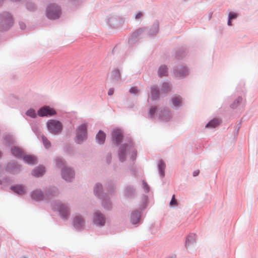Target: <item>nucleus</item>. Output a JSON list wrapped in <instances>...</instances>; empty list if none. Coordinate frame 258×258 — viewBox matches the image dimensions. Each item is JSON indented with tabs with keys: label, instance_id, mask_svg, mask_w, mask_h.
<instances>
[{
	"label": "nucleus",
	"instance_id": "nucleus-32",
	"mask_svg": "<svg viewBox=\"0 0 258 258\" xmlns=\"http://www.w3.org/2000/svg\"><path fill=\"white\" fill-rule=\"evenodd\" d=\"M138 92V90L136 87H132L130 90V92L132 94H137Z\"/></svg>",
	"mask_w": 258,
	"mask_h": 258
},
{
	"label": "nucleus",
	"instance_id": "nucleus-35",
	"mask_svg": "<svg viewBox=\"0 0 258 258\" xmlns=\"http://www.w3.org/2000/svg\"><path fill=\"white\" fill-rule=\"evenodd\" d=\"M143 15L141 12L138 13L136 16V19H138L142 17Z\"/></svg>",
	"mask_w": 258,
	"mask_h": 258
},
{
	"label": "nucleus",
	"instance_id": "nucleus-18",
	"mask_svg": "<svg viewBox=\"0 0 258 258\" xmlns=\"http://www.w3.org/2000/svg\"><path fill=\"white\" fill-rule=\"evenodd\" d=\"M121 77V74L118 70H115L111 73V78L113 80H118Z\"/></svg>",
	"mask_w": 258,
	"mask_h": 258
},
{
	"label": "nucleus",
	"instance_id": "nucleus-39",
	"mask_svg": "<svg viewBox=\"0 0 258 258\" xmlns=\"http://www.w3.org/2000/svg\"><path fill=\"white\" fill-rule=\"evenodd\" d=\"M228 25L229 26H231V25H232L231 20H230V19H229V20H228Z\"/></svg>",
	"mask_w": 258,
	"mask_h": 258
},
{
	"label": "nucleus",
	"instance_id": "nucleus-17",
	"mask_svg": "<svg viewBox=\"0 0 258 258\" xmlns=\"http://www.w3.org/2000/svg\"><path fill=\"white\" fill-rule=\"evenodd\" d=\"M140 214L138 212H135L132 213L131 216V222L135 224L137 223L140 220Z\"/></svg>",
	"mask_w": 258,
	"mask_h": 258
},
{
	"label": "nucleus",
	"instance_id": "nucleus-16",
	"mask_svg": "<svg viewBox=\"0 0 258 258\" xmlns=\"http://www.w3.org/2000/svg\"><path fill=\"white\" fill-rule=\"evenodd\" d=\"M171 101L174 107H177L181 105L182 99L179 96H175L173 97Z\"/></svg>",
	"mask_w": 258,
	"mask_h": 258
},
{
	"label": "nucleus",
	"instance_id": "nucleus-40",
	"mask_svg": "<svg viewBox=\"0 0 258 258\" xmlns=\"http://www.w3.org/2000/svg\"><path fill=\"white\" fill-rule=\"evenodd\" d=\"M20 26H21V29H24V28L25 27V26L24 25H21H21H20Z\"/></svg>",
	"mask_w": 258,
	"mask_h": 258
},
{
	"label": "nucleus",
	"instance_id": "nucleus-22",
	"mask_svg": "<svg viewBox=\"0 0 258 258\" xmlns=\"http://www.w3.org/2000/svg\"><path fill=\"white\" fill-rule=\"evenodd\" d=\"M159 97V91L155 87L151 88V98L153 100L157 99Z\"/></svg>",
	"mask_w": 258,
	"mask_h": 258
},
{
	"label": "nucleus",
	"instance_id": "nucleus-23",
	"mask_svg": "<svg viewBox=\"0 0 258 258\" xmlns=\"http://www.w3.org/2000/svg\"><path fill=\"white\" fill-rule=\"evenodd\" d=\"M165 166H166L165 164L163 161L160 160L159 162L158 168L159 170L160 173L162 176H164V169H165Z\"/></svg>",
	"mask_w": 258,
	"mask_h": 258
},
{
	"label": "nucleus",
	"instance_id": "nucleus-28",
	"mask_svg": "<svg viewBox=\"0 0 258 258\" xmlns=\"http://www.w3.org/2000/svg\"><path fill=\"white\" fill-rule=\"evenodd\" d=\"M162 90L164 92H168L170 90V87L168 83H165L162 85Z\"/></svg>",
	"mask_w": 258,
	"mask_h": 258
},
{
	"label": "nucleus",
	"instance_id": "nucleus-4",
	"mask_svg": "<svg viewBox=\"0 0 258 258\" xmlns=\"http://www.w3.org/2000/svg\"><path fill=\"white\" fill-rule=\"evenodd\" d=\"M87 138V125L81 124L78 128L77 139L79 142H82Z\"/></svg>",
	"mask_w": 258,
	"mask_h": 258
},
{
	"label": "nucleus",
	"instance_id": "nucleus-41",
	"mask_svg": "<svg viewBox=\"0 0 258 258\" xmlns=\"http://www.w3.org/2000/svg\"><path fill=\"white\" fill-rule=\"evenodd\" d=\"M144 184L145 187H147V183H144Z\"/></svg>",
	"mask_w": 258,
	"mask_h": 258
},
{
	"label": "nucleus",
	"instance_id": "nucleus-37",
	"mask_svg": "<svg viewBox=\"0 0 258 258\" xmlns=\"http://www.w3.org/2000/svg\"><path fill=\"white\" fill-rule=\"evenodd\" d=\"M60 164H62L63 163H62V161H61V160H59L57 161V163H56V164L59 167H61V165H60Z\"/></svg>",
	"mask_w": 258,
	"mask_h": 258
},
{
	"label": "nucleus",
	"instance_id": "nucleus-27",
	"mask_svg": "<svg viewBox=\"0 0 258 258\" xmlns=\"http://www.w3.org/2000/svg\"><path fill=\"white\" fill-rule=\"evenodd\" d=\"M187 70L186 69H184L183 71V72L182 73H180V72H176L175 73V75L176 76H177V77H184V76H185L186 75H187Z\"/></svg>",
	"mask_w": 258,
	"mask_h": 258
},
{
	"label": "nucleus",
	"instance_id": "nucleus-6",
	"mask_svg": "<svg viewBox=\"0 0 258 258\" xmlns=\"http://www.w3.org/2000/svg\"><path fill=\"white\" fill-rule=\"evenodd\" d=\"M62 176L66 180L70 181L74 178V173L71 168L65 167L62 169Z\"/></svg>",
	"mask_w": 258,
	"mask_h": 258
},
{
	"label": "nucleus",
	"instance_id": "nucleus-19",
	"mask_svg": "<svg viewBox=\"0 0 258 258\" xmlns=\"http://www.w3.org/2000/svg\"><path fill=\"white\" fill-rule=\"evenodd\" d=\"M220 120L218 119H214L211 120L206 125V127H215L217 126L220 124Z\"/></svg>",
	"mask_w": 258,
	"mask_h": 258
},
{
	"label": "nucleus",
	"instance_id": "nucleus-12",
	"mask_svg": "<svg viewBox=\"0 0 258 258\" xmlns=\"http://www.w3.org/2000/svg\"><path fill=\"white\" fill-rule=\"evenodd\" d=\"M96 140L98 143L100 144H102L104 143L106 135L105 134L101 131H100L97 134L96 136Z\"/></svg>",
	"mask_w": 258,
	"mask_h": 258
},
{
	"label": "nucleus",
	"instance_id": "nucleus-24",
	"mask_svg": "<svg viewBox=\"0 0 258 258\" xmlns=\"http://www.w3.org/2000/svg\"><path fill=\"white\" fill-rule=\"evenodd\" d=\"M195 242V235H188L186 240V246L187 247L189 246L190 245L194 244Z\"/></svg>",
	"mask_w": 258,
	"mask_h": 258
},
{
	"label": "nucleus",
	"instance_id": "nucleus-5",
	"mask_svg": "<svg viewBox=\"0 0 258 258\" xmlns=\"http://www.w3.org/2000/svg\"><path fill=\"white\" fill-rule=\"evenodd\" d=\"M55 114V111L49 106H44L38 111V115L40 116H51Z\"/></svg>",
	"mask_w": 258,
	"mask_h": 258
},
{
	"label": "nucleus",
	"instance_id": "nucleus-14",
	"mask_svg": "<svg viewBox=\"0 0 258 258\" xmlns=\"http://www.w3.org/2000/svg\"><path fill=\"white\" fill-rule=\"evenodd\" d=\"M12 189L19 195H23L25 193V188L22 185H17L12 187Z\"/></svg>",
	"mask_w": 258,
	"mask_h": 258
},
{
	"label": "nucleus",
	"instance_id": "nucleus-25",
	"mask_svg": "<svg viewBox=\"0 0 258 258\" xmlns=\"http://www.w3.org/2000/svg\"><path fill=\"white\" fill-rule=\"evenodd\" d=\"M43 143V145L46 148H48L50 147V142L47 140V139L43 135L41 137Z\"/></svg>",
	"mask_w": 258,
	"mask_h": 258
},
{
	"label": "nucleus",
	"instance_id": "nucleus-2",
	"mask_svg": "<svg viewBox=\"0 0 258 258\" xmlns=\"http://www.w3.org/2000/svg\"><path fill=\"white\" fill-rule=\"evenodd\" d=\"M48 130L52 133L57 134L61 131L62 125L61 123L56 120L50 119L47 122Z\"/></svg>",
	"mask_w": 258,
	"mask_h": 258
},
{
	"label": "nucleus",
	"instance_id": "nucleus-33",
	"mask_svg": "<svg viewBox=\"0 0 258 258\" xmlns=\"http://www.w3.org/2000/svg\"><path fill=\"white\" fill-rule=\"evenodd\" d=\"M156 107H152L150 110V111H149V113H150V115L152 116L154 113L156 111Z\"/></svg>",
	"mask_w": 258,
	"mask_h": 258
},
{
	"label": "nucleus",
	"instance_id": "nucleus-9",
	"mask_svg": "<svg viewBox=\"0 0 258 258\" xmlns=\"http://www.w3.org/2000/svg\"><path fill=\"white\" fill-rule=\"evenodd\" d=\"M45 172V169L43 166H39L32 171V175L35 177H39L42 175Z\"/></svg>",
	"mask_w": 258,
	"mask_h": 258
},
{
	"label": "nucleus",
	"instance_id": "nucleus-7",
	"mask_svg": "<svg viewBox=\"0 0 258 258\" xmlns=\"http://www.w3.org/2000/svg\"><path fill=\"white\" fill-rule=\"evenodd\" d=\"M94 221L96 224L102 226L104 224L105 220L101 213L96 212L94 214Z\"/></svg>",
	"mask_w": 258,
	"mask_h": 258
},
{
	"label": "nucleus",
	"instance_id": "nucleus-29",
	"mask_svg": "<svg viewBox=\"0 0 258 258\" xmlns=\"http://www.w3.org/2000/svg\"><path fill=\"white\" fill-rule=\"evenodd\" d=\"M170 205L171 206H175L177 205V203L175 198V195H173Z\"/></svg>",
	"mask_w": 258,
	"mask_h": 258
},
{
	"label": "nucleus",
	"instance_id": "nucleus-30",
	"mask_svg": "<svg viewBox=\"0 0 258 258\" xmlns=\"http://www.w3.org/2000/svg\"><path fill=\"white\" fill-rule=\"evenodd\" d=\"M237 14L235 13L230 12L229 14V19L230 20H232L237 17Z\"/></svg>",
	"mask_w": 258,
	"mask_h": 258
},
{
	"label": "nucleus",
	"instance_id": "nucleus-1",
	"mask_svg": "<svg viewBox=\"0 0 258 258\" xmlns=\"http://www.w3.org/2000/svg\"><path fill=\"white\" fill-rule=\"evenodd\" d=\"M13 24V20L11 15L8 13L0 15V25L2 30L8 29Z\"/></svg>",
	"mask_w": 258,
	"mask_h": 258
},
{
	"label": "nucleus",
	"instance_id": "nucleus-31",
	"mask_svg": "<svg viewBox=\"0 0 258 258\" xmlns=\"http://www.w3.org/2000/svg\"><path fill=\"white\" fill-rule=\"evenodd\" d=\"M125 149L124 150H121L119 155L120 160L122 161L124 160V155L125 154Z\"/></svg>",
	"mask_w": 258,
	"mask_h": 258
},
{
	"label": "nucleus",
	"instance_id": "nucleus-21",
	"mask_svg": "<svg viewBox=\"0 0 258 258\" xmlns=\"http://www.w3.org/2000/svg\"><path fill=\"white\" fill-rule=\"evenodd\" d=\"M167 68L165 66H161L158 70V74L159 76H166L167 75Z\"/></svg>",
	"mask_w": 258,
	"mask_h": 258
},
{
	"label": "nucleus",
	"instance_id": "nucleus-38",
	"mask_svg": "<svg viewBox=\"0 0 258 258\" xmlns=\"http://www.w3.org/2000/svg\"><path fill=\"white\" fill-rule=\"evenodd\" d=\"M97 188H102V186L101 185H97L95 188V192H97Z\"/></svg>",
	"mask_w": 258,
	"mask_h": 258
},
{
	"label": "nucleus",
	"instance_id": "nucleus-13",
	"mask_svg": "<svg viewBox=\"0 0 258 258\" xmlns=\"http://www.w3.org/2000/svg\"><path fill=\"white\" fill-rule=\"evenodd\" d=\"M24 161L28 164H35L37 162V159L31 155H23Z\"/></svg>",
	"mask_w": 258,
	"mask_h": 258
},
{
	"label": "nucleus",
	"instance_id": "nucleus-8",
	"mask_svg": "<svg viewBox=\"0 0 258 258\" xmlns=\"http://www.w3.org/2000/svg\"><path fill=\"white\" fill-rule=\"evenodd\" d=\"M59 212L61 216L63 218H66L70 214V211L67 206L61 205L58 208Z\"/></svg>",
	"mask_w": 258,
	"mask_h": 258
},
{
	"label": "nucleus",
	"instance_id": "nucleus-11",
	"mask_svg": "<svg viewBox=\"0 0 258 258\" xmlns=\"http://www.w3.org/2000/svg\"><path fill=\"white\" fill-rule=\"evenodd\" d=\"M112 137L117 143H119L122 140V136L120 131L115 130L112 133Z\"/></svg>",
	"mask_w": 258,
	"mask_h": 258
},
{
	"label": "nucleus",
	"instance_id": "nucleus-42",
	"mask_svg": "<svg viewBox=\"0 0 258 258\" xmlns=\"http://www.w3.org/2000/svg\"><path fill=\"white\" fill-rule=\"evenodd\" d=\"M1 156V153L0 152V156Z\"/></svg>",
	"mask_w": 258,
	"mask_h": 258
},
{
	"label": "nucleus",
	"instance_id": "nucleus-26",
	"mask_svg": "<svg viewBox=\"0 0 258 258\" xmlns=\"http://www.w3.org/2000/svg\"><path fill=\"white\" fill-rule=\"evenodd\" d=\"M26 114L28 116L34 118L36 116L35 110L32 109H30L29 110H28L26 112Z\"/></svg>",
	"mask_w": 258,
	"mask_h": 258
},
{
	"label": "nucleus",
	"instance_id": "nucleus-10",
	"mask_svg": "<svg viewBox=\"0 0 258 258\" xmlns=\"http://www.w3.org/2000/svg\"><path fill=\"white\" fill-rule=\"evenodd\" d=\"M31 197L33 200L39 201L43 199V195L41 191L36 190L32 192Z\"/></svg>",
	"mask_w": 258,
	"mask_h": 258
},
{
	"label": "nucleus",
	"instance_id": "nucleus-3",
	"mask_svg": "<svg viewBox=\"0 0 258 258\" xmlns=\"http://www.w3.org/2000/svg\"><path fill=\"white\" fill-rule=\"evenodd\" d=\"M61 14L60 8L55 5L49 6L47 10V17L50 19H55L59 17Z\"/></svg>",
	"mask_w": 258,
	"mask_h": 258
},
{
	"label": "nucleus",
	"instance_id": "nucleus-36",
	"mask_svg": "<svg viewBox=\"0 0 258 258\" xmlns=\"http://www.w3.org/2000/svg\"><path fill=\"white\" fill-rule=\"evenodd\" d=\"M199 173H200L199 170H196L195 171H194V172H193V176H196L199 175Z\"/></svg>",
	"mask_w": 258,
	"mask_h": 258
},
{
	"label": "nucleus",
	"instance_id": "nucleus-34",
	"mask_svg": "<svg viewBox=\"0 0 258 258\" xmlns=\"http://www.w3.org/2000/svg\"><path fill=\"white\" fill-rule=\"evenodd\" d=\"M114 93V90L112 88L110 89L108 91V94L109 96L112 95Z\"/></svg>",
	"mask_w": 258,
	"mask_h": 258
},
{
	"label": "nucleus",
	"instance_id": "nucleus-15",
	"mask_svg": "<svg viewBox=\"0 0 258 258\" xmlns=\"http://www.w3.org/2000/svg\"><path fill=\"white\" fill-rule=\"evenodd\" d=\"M74 224L77 228H80L84 224V220L81 216H77L74 219Z\"/></svg>",
	"mask_w": 258,
	"mask_h": 258
},
{
	"label": "nucleus",
	"instance_id": "nucleus-20",
	"mask_svg": "<svg viewBox=\"0 0 258 258\" xmlns=\"http://www.w3.org/2000/svg\"><path fill=\"white\" fill-rule=\"evenodd\" d=\"M12 154L18 157H21L23 156L22 151L17 147H14L12 149Z\"/></svg>",
	"mask_w": 258,
	"mask_h": 258
}]
</instances>
